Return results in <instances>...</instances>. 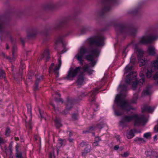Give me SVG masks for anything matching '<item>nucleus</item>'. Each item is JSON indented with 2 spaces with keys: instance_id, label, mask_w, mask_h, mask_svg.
Segmentation results:
<instances>
[{
  "instance_id": "f257e3e1",
  "label": "nucleus",
  "mask_w": 158,
  "mask_h": 158,
  "mask_svg": "<svg viewBox=\"0 0 158 158\" xmlns=\"http://www.w3.org/2000/svg\"><path fill=\"white\" fill-rule=\"evenodd\" d=\"M71 22L75 24L79 25L80 23V19L78 18L77 14L76 13L73 15L69 16L63 19L60 20L54 24L52 26V28L55 31H59L58 35L55 38V44L57 45L58 43L62 44L64 49L60 53L63 54L66 52L65 50V45L63 42V39L72 33V31L69 28Z\"/></svg>"
},
{
  "instance_id": "f03ea898",
  "label": "nucleus",
  "mask_w": 158,
  "mask_h": 158,
  "mask_svg": "<svg viewBox=\"0 0 158 158\" xmlns=\"http://www.w3.org/2000/svg\"><path fill=\"white\" fill-rule=\"evenodd\" d=\"M113 26L114 27L117 34V40L119 39V36H122L123 39L127 35L135 36L137 32L138 28L133 24L119 23L115 21H111L107 27Z\"/></svg>"
},
{
  "instance_id": "7ed1b4c3",
  "label": "nucleus",
  "mask_w": 158,
  "mask_h": 158,
  "mask_svg": "<svg viewBox=\"0 0 158 158\" xmlns=\"http://www.w3.org/2000/svg\"><path fill=\"white\" fill-rule=\"evenodd\" d=\"M119 87L121 89V92L122 93L120 94H118L116 97L115 102L117 104V107L115 108L114 107L115 115L116 116H120L123 114L121 110L118 109V107H121L124 110L129 111L131 109L130 105L128 102L126 100L123 98V96L126 95L127 89V86L125 85H120Z\"/></svg>"
},
{
  "instance_id": "20e7f679",
  "label": "nucleus",
  "mask_w": 158,
  "mask_h": 158,
  "mask_svg": "<svg viewBox=\"0 0 158 158\" xmlns=\"http://www.w3.org/2000/svg\"><path fill=\"white\" fill-rule=\"evenodd\" d=\"M102 7L98 11V15L101 18L106 17V14L110 10L112 6L118 4V0H101Z\"/></svg>"
},
{
  "instance_id": "39448f33",
  "label": "nucleus",
  "mask_w": 158,
  "mask_h": 158,
  "mask_svg": "<svg viewBox=\"0 0 158 158\" xmlns=\"http://www.w3.org/2000/svg\"><path fill=\"white\" fill-rule=\"evenodd\" d=\"M156 32V30L151 27L148 29L146 32L147 35H150V36L147 37L143 36L139 38V43L141 44H148L151 43L153 41L156 40L158 38L157 35H152L155 33Z\"/></svg>"
},
{
  "instance_id": "423d86ee",
  "label": "nucleus",
  "mask_w": 158,
  "mask_h": 158,
  "mask_svg": "<svg viewBox=\"0 0 158 158\" xmlns=\"http://www.w3.org/2000/svg\"><path fill=\"white\" fill-rule=\"evenodd\" d=\"M105 84V82L103 80L98 82L97 83L98 86L88 93L87 95L89 97V102L94 103L96 99V95L98 93L99 90L104 86Z\"/></svg>"
},
{
  "instance_id": "0eeeda50",
  "label": "nucleus",
  "mask_w": 158,
  "mask_h": 158,
  "mask_svg": "<svg viewBox=\"0 0 158 158\" xmlns=\"http://www.w3.org/2000/svg\"><path fill=\"white\" fill-rule=\"evenodd\" d=\"M105 37L102 35H95L89 38L88 41L91 45H94L97 47H102L104 44Z\"/></svg>"
},
{
  "instance_id": "6e6552de",
  "label": "nucleus",
  "mask_w": 158,
  "mask_h": 158,
  "mask_svg": "<svg viewBox=\"0 0 158 158\" xmlns=\"http://www.w3.org/2000/svg\"><path fill=\"white\" fill-rule=\"evenodd\" d=\"M100 52L98 49L96 48L92 49L91 50V54L87 55L85 56L86 59L90 61L89 64L91 66L94 67L96 64L97 61L94 60V57H97L99 55Z\"/></svg>"
},
{
  "instance_id": "1a4fd4ad",
  "label": "nucleus",
  "mask_w": 158,
  "mask_h": 158,
  "mask_svg": "<svg viewBox=\"0 0 158 158\" xmlns=\"http://www.w3.org/2000/svg\"><path fill=\"white\" fill-rule=\"evenodd\" d=\"M81 67H76L75 69L71 67L68 72L67 76L65 79L69 80H72L73 78L77 76L78 73L81 72Z\"/></svg>"
},
{
  "instance_id": "9d476101",
  "label": "nucleus",
  "mask_w": 158,
  "mask_h": 158,
  "mask_svg": "<svg viewBox=\"0 0 158 158\" xmlns=\"http://www.w3.org/2000/svg\"><path fill=\"white\" fill-rule=\"evenodd\" d=\"M134 120V125L139 126L144 125L147 122L146 118L143 115L139 116L137 114H133V120Z\"/></svg>"
},
{
  "instance_id": "9b49d317",
  "label": "nucleus",
  "mask_w": 158,
  "mask_h": 158,
  "mask_svg": "<svg viewBox=\"0 0 158 158\" xmlns=\"http://www.w3.org/2000/svg\"><path fill=\"white\" fill-rule=\"evenodd\" d=\"M89 52L88 49L84 47H81L80 48L76 56L77 60L79 61L81 65L83 64V58L85 54L89 53Z\"/></svg>"
},
{
  "instance_id": "f8f14e48",
  "label": "nucleus",
  "mask_w": 158,
  "mask_h": 158,
  "mask_svg": "<svg viewBox=\"0 0 158 158\" xmlns=\"http://www.w3.org/2000/svg\"><path fill=\"white\" fill-rule=\"evenodd\" d=\"M27 114L26 116V122H27L26 124V126L27 129H31L32 127L30 123L31 120L32 118V110L31 105L30 104H27Z\"/></svg>"
},
{
  "instance_id": "ddd939ff",
  "label": "nucleus",
  "mask_w": 158,
  "mask_h": 158,
  "mask_svg": "<svg viewBox=\"0 0 158 158\" xmlns=\"http://www.w3.org/2000/svg\"><path fill=\"white\" fill-rule=\"evenodd\" d=\"M137 51L138 52L137 58L139 63V66L141 67L146 64L148 61L147 60H145V58L143 59L144 52L142 50L139 49Z\"/></svg>"
},
{
  "instance_id": "4468645a",
  "label": "nucleus",
  "mask_w": 158,
  "mask_h": 158,
  "mask_svg": "<svg viewBox=\"0 0 158 158\" xmlns=\"http://www.w3.org/2000/svg\"><path fill=\"white\" fill-rule=\"evenodd\" d=\"M65 104V109L63 111V114H67L68 113V111L72 108L74 104V100L73 99L68 97L67 98Z\"/></svg>"
},
{
  "instance_id": "2eb2a0df",
  "label": "nucleus",
  "mask_w": 158,
  "mask_h": 158,
  "mask_svg": "<svg viewBox=\"0 0 158 158\" xmlns=\"http://www.w3.org/2000/svg\"><path fill=\"white\" fill-rule=\"evenodd\" d=\"M133 120V114L132 115H125L123 117L119 123L121 125H124Z\"/></svg>"
},
{
  "instance_id": "dca6fc26",
  "label": "nucleus",
  "mask_w": 158,
  "mask_h": 158,
  "mask_svg": "<svg viewBox=\"0 0 158 158\" xmlns=\"http://www.w3.org/2000/svg\"><path fill=\"white\" fill-rule=\"evenodd\" d=\"M58 6L54 4L53 3H52L49 4L44 5L41 6L40 5V9L41 7H42L45 10H52L58 7ZM41 16L40 15V19Z\"/></svg>"
},
{
  "instance_id": "f3484780",
  "label": "nucleus",
  "mask_w": 158,
  "mask_h": 158,
  "mask_svg": "<svg viewBox=\"0 0 158 158\" xmlns=\"http://www.w3.org/2000/svg\"><path fill=\"white\" fill-rule=\"evenodd\" d=\"M152 87L150 85L146 86L145 88L143 90L141 94V97L149 96L152 95Z\"/></svg>"
},
{
  "instance_id": "a211bd4d",
  "label": "nucleus",
  "mask_w": 158,
  "mask_h": 158,
  "mask_svg": "<svg viewBox=\"0 0 158 158\" xmlns=\"http://www.w3.org/2000/svg\"><path fill=\"white\" fill-rule=\"evenodd\" d=\"M136 75L134 73V72H130L126 76L125 82L129 84L132 80L136 79Z\"/></svg>"
},
{
  "instance_id": "6ab92c4d",
  "label": "nucleus",
  "mask_w": 158,
  "mask_h": 158,
  "mask_svg": "<svg viewBox=\"0 0 158 158\" xmlns=\"http://www.w3.org/2000/svg\"><path fill=\"white\" fill-rule=\"evenodd\" d=\"M141 110L142 113L147 112L152 113L153 112L154 108L151 107L146 104H144L141 107Z\"/></svg>"
},
{
  "instance_id": "aec40b11",
  "label": "nucleus",
  "mask_w": 158,
  "mask_h": 158,
  "mask_svg": "<svg viewBox=\"0 0 158 158\" xmlns=\"http://www.w3.org/2000/svg\"><path fill=\"white\" fill-rule=\"evenodd\" d=\"M51 30V28H48L45 29L42 33L40 31V35L42 34L45 41H48L49 38Z\"/></svg>"
},
{
  "instance_id": "412c9836",
  "label": "nucleus",
  "mask_w": 158,
  "mask_h": 158,
  "mask_svg": "<svg viewBox=\"0 0 158 158\" xmlns=\"http://www.w3.org/2000/svg\"><path fill=\"white\" fill-rule=\"evenodd\" d=\"M147 67L145 75L146 77L148 78H150L152 77V75L153 71V68L150 65H148V62L146 63V64L144 65Z\"/></svg>"
},
{
  "instance_id": "4be33fe9",
  "label": "nucleus",
  "mask_w": 158,
  "mask_h": 158,
  "mask_svg": "<svg viewBox=\"0 0 158 158\" xmlns=\"http://www.w3.org/2000/svg\"><path fill=\"white\" fill-rule=\"evenodd\" d=\"M17 51V48L16 46L14 45L12 48V58H11L9 57H6V58L8 59L10 62H11L15 60L17 56L16 52Z\"/></svg>"
},
{
  "instance_id": "5701e85b",
  "label": "nucleus",
  "mask_w": 158,
  "mask_h": 158,
  "mask_svg": "<svg viewBox=\"0 0 158 158\" xmlns=\"http://www.w3.org/2000/svg\"><path fill=\"white\" fill-rule=\"evenodd\" d=\"M44 58H45V61L46 62L48 61L50 59V52L48 49H45L43 54L41 55H40V59Z\"/></svg>"
},
{
  "instance_id": "b1692460",
  "label": "nucleus",
  "mask_w": 158,
  "mask_h": 158,
  "mask_svg": "<svg viewBox=\"0 0 158 158\" xmlns=\"http://www.w3.org/2000/svg\"><path fill=\"white\" fill-rule=\"evenodd\" d=\"M77 83L78 85H82L84 84V75L83 73L78 75L77 80Z\"/></svg>"
},
{
  "instance_id": "393cba45",
  "label": "nucleus",
  "mask_w": 158,
  "mask_h": 158,
  "mask_svg": "<svg viewBox=\"0 0 158 158\" xmlns=\"http://www.w3.org/2000/svg\"><path fill=\"white\" fill-rule=\"evenodd\" d=\"M147 52L150 56H155L156 54L155 48L153 46H149L148 48Z\"/></svg>"
},
{
  "instance_id": "a878e982",
  "label": "nucleus",
  "mask_w": 158,
  "mask_h": 158,
  "mask_svg": "<svg viewBox=\"0 0 158 158\" xmlns=\"http://www.w3.org/2000/svg\"><path fill=\"white\" fill-rule=\"evenodd\" d=\"M94 129V126H91L87 128L86 130L83 131V133L84 134H86L87 133H92V135L94 136L95 135V133L92 132V131Z\"/></svg>"
},
{
  "instance_id": "bb28decb",
  "label": "nucleus",
  "mask_w": 158,
  "mask_h": 158,
  "mask_svg": "<svg viewBox=\"0 0 158 158\" xmlns=\"http://www.w3.org/2000/svg\"><path fill=\"white\" fill-rule=\"evenodd\" d=\"M91 146L90 145L88 144L86 145L83 152H82V155L85 156L86 154L89 152L91 151Z\"/></svg>"
},
{
  "instance_id": "cd10ccee",
  "label": "nucleus",
  "mask_w": 158,
  "mask_h": 158,
  "mask_svg": "<svg viewBox=\"0 0 158 158\" xmlns=\"http://www.w3.org/2000/svg\"><path fill=\"white\" fill-rule=\"evenodd\" d=\"M156 60L152 61L150 63V65L152 67L153 69H155L158 70V59L157 58Z\"/></svg>"
},
{
  "instance_id": "c85d7f7f",
  "label": "nucleus",
  "mask_w": 158,
  "mask_h": 158,
  "mask_svg": "<svg viewBox=\"0 0 158 158\" xmlns=\"http://www.w3.org/2000/svg\"><path fill=\"white\" fill-rule=\"evenodd\" d=\"M55 126L57 128H59L61 126L60 119L56 118L54 121Z\"/></svg>"
},
{
  "instance_id": "c756f323",
  "label": "nucleus",
  "mask_w": 158,
  "mask_h": 158,
  "mask_svg": "<svg viewBox=\"0 0 158 158\" xmlns=\"http://www.w3.org/2000/svg\"><path fill=\"white\" fill-rule=\"evenodd\" d=\"M31 33L27 32V36L28 37H31L36 35L37 33V31L35 29H33L31 31Z\"/></svg>"
},
{
  "instance_id": "7c9ffc66",
  "label": "nucleus",
  "mask_w": 158,
  "mask_h": 158,
  "mask_svg": "<svg viewBox=\"0 0 158 158\" xmlns=\"http://www.w3.org/2000/svg\"><path fill=\"white\" fill-rule=\"evenodd\" d=\"M139 84L140 85H143L141 84V83L140 82V81H138L136 80L134 82H133L132 83V87L133 89L135 90L137 87V85Z\"/></svg>"
},
{
  "instance_id": "2f4dec72",
  "label": "nucleus",
  "mask_w": 158,
  "mask_h": 158,
  "mask_svg": "<svg viewBox=\"0 0 158 158\" xmlns=\"http://www.w3.org/2000/svg\"><path fill=\"white\" fill-rule=\"evenodd\" d=\"M140 12V9L139 8H136L129 12L130 14L136 15L138 14Z\"/></svg>"
},
{
  "instance_id": "473e14b6",
  "label": "nucleus",
  "mask_w": 158,
  "mask_h": 158,
  "mask_svg": "<svg viewBox=\"0 0 158 158\" xmlns=\"http://www.w3.org/2000/svg\"><path fill=\"white\" fill-rule=\"evenodd\" d=\"M138 98V93H135L134 94L133 97L131 100V102L132 103H135L137 102Z\"/></svg>"
},
{
  "instance_id": "72a5a7b5",
  "label": "nucleus",
  "mask_w": 158,
  "mask_h": 158,
  "mask_svg": "<svg viewBox=\"0 0 158 158\" xmlns=\"http://www.w3.org/2000/svg\"><path fill=\"white\" fill-rule=\"evenodd\" d=\"M134 141L138 143H141L145 142V141L143 138L137 137L134 139Z\"/></svg>"
},
{
  "instance_id": "f704fd0d",
  "label": "nucleus",
  "mask_w": 158,
  "mask_h": 158,
  "mask_svg": "<svg viewBox=\"0 0 158 158\" xmlns=\"http://www.w3.org/2000/svg\"><path fill=\"white\" fill-rule=\"evenodd\" d=\"M135 136L133 130H131L127 135V137L128 139H131Z\"/></svg>"
},
{
  "instance_id": "c9c22d12",
  "label": "nucleus",
  "mask_w": 158,
  "mask_h": 158,
  "mask_svg": "<svg viewBox=\"0 0 158 158\" xmlns=\"http://www.w3.org/2000/svg\"><path fill=\"white\" fill-rule=\"evenodd\" d=\"M133 67V65L132 64H129L127 65L125 68V72L126 73L130 72L132 70Z\"/></svg>"
},
{
  "instance_id": "e433bc0d",
  "label": "nucleus",
  "mask_w": 158,
  "mask_h": 158,
  "mask_svg": "<svg viewBox=\"0 0 158 158\" xmlns=\"http://www.w3.org/2000/svg\"><path fill=\"white\" fill-rule=\"evenodd\" d=\"M58 64L56 65L54 71H57L60 68L61 64V61L60 59H58Z\"/></svg>"
},
{
  "instance_id": "4c0bfd02",
  "label": "nucleus",
  "mask_w": 158,
  "mask_h": 158,
  "mask_svg": "<svg viewBox=\"0 0 158 158\" xmlns=\"http://www.w3.org/2000/svg\"><path fill=\"white\" fill-rule=\"evenodd\" d=\"M72 118L74 120H77L79 117L78 113L77 112L76 113H73L72 114Z\"/></svg>"
},
{
  "instance_id": "58836bf2",
  "label": "nucleus",
  "mask_w": 158,
  "mask_h": 158,
  "mask_svg": "<svg viewBox=\"0 0 158 158\" xmlns=\"http://www.w3.org/2000/svg\"><path fill=\"white\" fill-rule=\"evenodd\" d=\"M139 75L141 77V79L139 80L141 83V85H143V83L145 81V78L144 74L143 73H140Z\"/></svg>"
},
{
  "instance_id": "ea45409f",
  "label": "nucleus",
  "mask_w": 158,
  "mask_h": 158,
  "mask_svg": "<svg viewBox=\"0 0 158 158\" xmlns=\"http://www.w3.org/2000/svg\"><path fill=\"white\" fill-rule=\"evenodd\" d=\"M40 83V80L38 79L36 80L35 82V86L34 88V90L36 91L38 90L39 85Z\"/></svg>"
},
{
  "instance_id": "a19ab883",
  "label": "nucleus",
  "mask_w": 158,
  "mask_h": 158,
  "mask_svg": "<svg viewBox=\"0 0 158 158\" xmlns=\"http://www.w3.org/2000/svg\"><path fill=\"white\" fill-rule=\"evenodd\" d=\"M5 77V73L4 71L0 69V79H4Z\"/></svg>"
},
{
  "instance_id": "79ce46f5",
  "label": "nucleus",
  "mask_w": 158,
  "mask_h": 158,
  "mask_svg": "<svg viewBox=\"0 0 158 158\" xmlns=\"http://www.w3.org/2000/svg\"><path fill=\"white\" fill-rule=\"evenodd\" d=\"M4 25V23L2 22V19L0 16V33L3 30Z\"/></svg>"
},
{
  "instance_id": "37998d69",
  "label": "nucleus",
  "mask_w": 158,
  "mask_h": 158,
  "mask_svg": "<svg viewBox=\"0 0 158 158\" xmlns=\"http://www.w3.org/2000/svg\"><path fill=\"white\" fill-rule=\"evenodd\" d=\"M153 152V151H147L145 152V154L146 155V156L147 157H152Z\"/></svg>"
},
{
  "instance_id": "c03bdc74",
  "label": "nucleus",
  "mask_w": 158,
  "mask_h": 158,
  "mask_svg": "<svg viewBox=\"0 0 158 158\" xmlns=\"http://www.w3.org/2000/svg\"><path fill=\"white\" fill-rule=\"evenodd\" d=\"M143 137L147 139H149L151 136V134L150 132H147L143 134Z\"/></svg>"
},
{
  "instance_id": "a18cd8bd",
  "label": "nucleus",
  "mask_w": 158,
  "mask_h": 158,
  "mask_svg": "<svg viewBox=\"0 0 158 158\" xmlns=\"http://www.w3.org/2000/svg\"><path fill=\"white\" fill-rule=\"evenodd\" d=\"M25 68V65L23 64H21L20 65V72H21V71L24 68ZM19 78H21L22 74L21 73H20V74L19 75Z\"/></svg>"
},
{
  "instance_id": "49530a36",
  "label": "nucleus",
  "mask_w": 158,
  "mask_h": 158,
  "mask_svg": "<svg viewBox=\"0 0 158 158\" xmlns=\"http://www.w3.org/2000/svg\"><path fill=\"white\" fill-rule=\"evenodd\" d=\"M87 31V29L86 27H82L80 30L81 33L82 34H84Z\"/></svg>"
},
{
  "instance_id": "de8ad7c7",
  "label": "nucleus",
  "mask_w": 158,
  "mask_h": 158,
  "mask_svg": "<svg viewBox=\"0 0 158 158\" xmlns=\"http://www.w3.org/2000/svg\"><path fill=\"white\" fill-rule=\"evenodd\" d=\"M103 127L102 123H100L97 125L96 127H94L95 128L101 129Z\"/></svg>"
},
{
  "instance_id": "09e8293b",
  "label": "nucleus",
  "mask_w": 158,
  "mask_h": 158,
  "mask_svg": "<svg viewBox=\"0 0 158 158\" xmlns=\"http://www.w3.org/2000/svg\"><path fill=\"white\" fill-rule=\"evenodd\" d=\"M10 129L9 127H7L5 130V135L8 136L9 135L10 133Z\"/></svg>"
},
{
  "instance_id": "8fccbe9b",
  "label": "nucleus",
  "mask_w": 158,
  "mask_h": 158,
  "mask_svg": "<svg viewBox=\"0 0 158 158\" xmlns=\"http://www.w3.org/2000/svg\"><path fill=\"white\" fill-rule=\"evenodd\" d=\"M153 78L154 80H157L156 81V84H158V72L155 73L153 76Z\"/></svg>"
},
{
  "instance_id": "3c124183",
  "label": "nucleus",
  "mask_w": 158,
  "mask_h": 158,
  "mask_svg": "<svg viewBox=\"0 0 158 158\" xmlns=\"http://www.w3.org/2000/svg\"><path fill=\"white\" fill-rule=\"evenodd\" d=\"M15 158H23L22 153L17 152L16 153Z\"/></svg>"
},
{
  "instance_id": "603ef678",
  "label": "nucleus",
  "mask_w": 158,
  "mask_h": 158,
  "mask_svg": "<svg viewBox=\"0 0 158 158\" xmlns=\"http://www.w3.org/2000/svg\"><path fill=\"white\" fill-rule=\"evenodd\" d=\"M49 158H55L54 152H50L48 154Z\"/></svg>"
},
{
  "instance_id": "864d4df0",
  "label": "nucleus",
  "mask_w": 158,
  "mask_h": 158,
  "mask_svg": "<svg viewBox=\"0 0 158 158\" xmlns=\"http://www.w3.org/2000/svg\"><path fill=\"white\" fill-rule=\"evenodd\" d=\"M6 140L0 136V146L6 142Z\"/></svg>"
},
{
  "instance_id": "5fc2aeb1",
  "label": "nucleus",
  "mask_w": 158,
  "mask_h": 158,
  "mask_svg": "<svg viewBox=\"0 0 158 158\" xmlns=\"http://www.w3.org/2000/svg\"><path fill=\"white\" fill-rule=\"evenodd\" d=\"M152 157L156 158H158V153L156 152L153 151Z\"/></svg>"
},
{
  "instance_id": "6e6d98bb",
  "label": "nucleus",
  "mask_w": 158,
  "mask_h": 158,
  "mask_svg": "<svg viewBox=\"0 0 158 158\" xmlns=\"http://www.w3.org/2000/svg\"><path fill=\"white\" fill-rule=\"evenodd\" d=\"M88 144H87V143L85 141H83L79 145L80 147L82 148H83L85 146H86V145H87Z\"/></svg>"
},
{
  "instance_id": "4d7b16f0",
  "label": "nucleus",
  "mask_w": 158,
  "mask_h": 158,
  "mask_svg": "<svg viewBox=\"0 0 158 158\" xmlns=\"http://www.w3.org/2000/svg\"><path fill=\"white\" fill-rule=\"evenodd\" d=\"M121 155L123 157H127L129 155V153L128 152H126L124 153L123 154H121Z\"/></svg>"
},
{
  "instance_id": "13d9d810",
  "label": "nucleus",
  "mask_w": 158,
  "mask_h": 158,
  "mask_svg": "<svg viewBox=\"0 0 158 158\" xmlns=\"http://www.w3.org/2000/svg\"><path fill=\"white\" fill-rule=\"evenodd\" d=\"M85 95L86 94L85 93H81L78 97V99L79 100H81L83 97H84Z\"/></svg>"
},
{
  "instance_id": "bf43d9fd",
  "label": "nucleus",
  "mask_w": 158,
  "mask_h": 158,
  "mask_svg": "<svg viewBox=\"0 0 158 158\" xmlns=\"http://www.w3.org/2000/svg\"><path fill=\"white\" fill-rule=\"evenodd\" d=\"M135 58H130V62L131 64H132L133 65L135 64Z\"/></svg>"
},
{
  "instance_id": "052dcab7",
  "label": "nucleus",
  "mask_w": 158,
  "mask_h": 158,
  "mask_svg": "<svg viewBox=\"0 0 158 158\" xmlns=\"http://www.w3.org/2000/svg\"><path fill=\"white\" fill-rule=\"evenodd\" d=\"M32 77L31 76H28L26 79V84H27V82H30L31 81Z\"/></svg>"
},
{
  "instance_id": "680f3d73",
  "label": "nucleus",
  "mask_w": 158,
  "mask_h": 158,
  "mask_svg": "<svg viewBox=\"0 0 158 158\" xmlns=\"http://www.w3.org/2000/svg\"><path fill=\"white\" fill-rule=\"evenodd\" d=\"M101 140V139L99 137H95L94 138V141L98 143Z\"/></svg>"
},
{
  "instance_id": "e2e57ef3",
  "label": "nucleus",
  "mask_w": 158,
  "mask_h": 158,
  "mask_svg": "<svg viewBox=\"0 0 158 158\" xmlns=\"http://www.w3.org/2000/svg\"><path fill=\"white\" fill-rule=\"evenodd\" d=\"M89 67L87 66H84L83 67V70L85 72H87L88 70H89Z\"/></svg>"
},
{
  "instance_id": "0e129e2a",
  "label": "nucleus",
  "mask_w": 158,
  "mask_h": 158,
  "mask_svg": "<svg viewBox=\"0 0 158 158\" xmlns=\"http://www.w3.org/2000/svg\"><path fill=\"white\" fill-rule=\"evenodd\" d=\"M58 143L60 144V146H61L63 144V140L61 139H60L58 140Z\"/></svg>"
},
{
  "instance_id": "69168bd1",
  "label": "nucleus",
  "mask_w": 158,
  "mask_h": 158,
  "mask_svg": "<svg viewBox=\"0 0 158 158\" xmlns=\"http://www.w3.org/2000/svg\"><path fill=\"white\" fill-rule=\"evenodd\" d=\"M94 71L92 69H90L89 68V70L87 71L88 73L90 75L92 74L94 72Z\"/></svg>"
},
{
  "instance_id": "338daca9",
  "label": "nucleus",
  "mask_w": 158,
  "mask_h": 158,
  "mask_svg": "<svg viewBox=\"0 0 158 158\" xmlns=\"http://www.w3.org/2000/svg\"><path fill=\"white\" fill-rule=\"evenodd\" d=\"M50 105L52 106L53 109L55 111L57 110V108H56L55 105L52 102L50 103Z\"/></svg>"
},
{
  "instance_id": "774afa93",
  "label": "nucleus",
  "mask_w": 158,
  "mask_h": 158,
  "mask_svg": "<svg viewBox=\"0 0 158 158\" xmlns=\"http://www.w3.org/2000/svg\"><path fill=\"white\" fill-rule=\"evenodd\" d=\"M154 130L156 132H158V124L155 126Z\"/></svg>"
}]
</instances>
